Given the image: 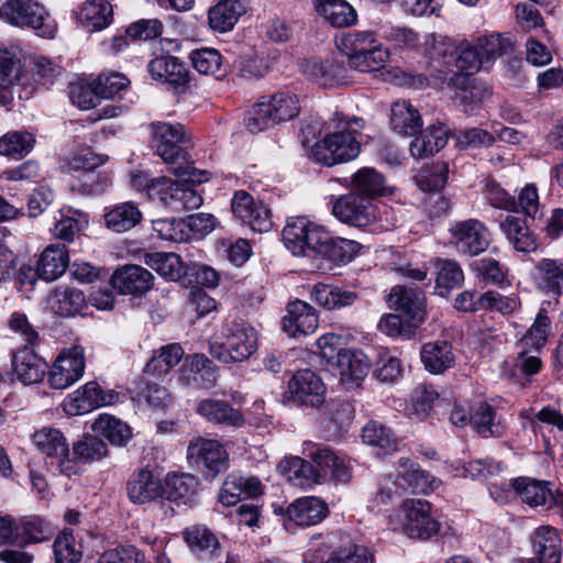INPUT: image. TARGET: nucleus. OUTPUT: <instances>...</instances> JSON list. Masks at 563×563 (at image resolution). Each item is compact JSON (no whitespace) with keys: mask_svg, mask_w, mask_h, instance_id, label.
Listing matches in <instances>:
<instances>
[{"mask_svg":"<svg viewBox=\"0 0 563 563\" xmlns=\"http://www.w3.org/2000/svg\"><path fill=\"white\" fill-rule=\"evenodd\" d=\"M285 246L297 256L313 252L336 264L351 262L358 252V243L333 238L323 227L303 217L291 218L283 230Z\"/></svg>","mask_w":563,"mask_h":563,"instance_id":"nucleus-1","label":"nucleus"},{"mask_svg":"<svg viewBox=\"0 0 563 563\" xmlns=\"http://www.w3.org/2000/svg\"><path fill=\"white\" fill-rule=\"evenodd\" d=\"M172 173L179 179L166 176L153 178L150 187V199L173 211L198 209L203 199L189 184H202L208 180V173L192 165L175 166Z\"/></svg>","mask_w":563,"mask_h":563,"instance_id":"nucleus-2","label":"nucleus"},{"mask_svg":"<svg viewBox=\"0 0 563 563\" xmlns=\"http://www.w3.org/2000/svg\"><path fill=\"white\" fill-rule=\"evenodd\" d=\"M361 129L362 122L358 118L351 120L338 119L334 130L311 147V157L329 167L355 159L361 151L356 137Z\"/></svg>","mask_w":563,"mask_h":563,"instance_id":"nucleus-3","label":"nucleus"},{"mask_svg":"<svg viewBox=\"0 0 563 563\" xmlns=\"http://www.w3.org/2000/svg\"><path fill=\"white\" fill-rule=\"evenodd\" d=\"M336 47L346 56L350 68L361 73L382 69L389 57V52L369 31L343 34L336 41Z\"/></svg>","mask_w":563,"mask_h":563,"instance_id":"nucleus-4","label":"nucleus"},{"mask_svg":"<svg viewBox=\"0 0 563 563\" xmlns=\"http://www.w3.org/2000/svg\"><path fill=\"white\" fill-rule=\"evenodd\" d=\"M257 349L256 330L244 322L227 324L220 333L209 340L213 358L230 364L247 360Z\"/></svg>","mask_w":563,"mask_h":563,"instance_id":"nucleus-5","label":"nucleus"},{"mask_svg":"<svg viewBox=\"0 0 563 563\" xmlns=\"http://www.w3.org/2000/svg\"><path fill=\"white\" fill-rule=\"evenodd\" d=\"M396 476H387L380 483L378 498L387 504L406 492L427 494L439 487L440 481L407 457H401L397 464Z\"/></svg>","mask_w":563,"mask_h":563,"instance_id":"nucleus-6","label":"nucleus"},{"mask_svg":"<svg viewBox=\"0 0 563 563\" xmlns=\"http://www.w3.org/2000/svg\"><path fill=\"white\" fill-rule=\"evenodd\" d=\"M155 153L167 165H192L188 148L190 136L180 123L154 121L148 124Z\"/></svg>","mask_w":563,"mask_h":563,"instance_id":"nucleus-7","label":"nucleus"},{"mask_svg":"<svg viewBox=\"0 0 563 563\" xmlns=\"http://www.w3.org/2000/svg\"><path fill=\"white\" fill-rule=\"evenodd\" d=\"M389 527L411 539L426 540L439 531L431 516V505L422 499H407L388 517Z\"/></svg>","mask_w":563,"mask_h":563,"instance_id":"nucleus-8","label":"nucleus"},{"mask_svg":"<svg viewBox=\"0 0 563 563\" xmlns=\"http://www.w3.org/2000/svg\"><path fill=\"white\" fill-rule=\"evenodd\" d=\"M186 459L207 479L216 478L228 467L229 454L220 441L203 437L189 440Z\"/></svg>","mask_w":563,"mask_h":563,"instance_id":"nucleus-9","label":"nucleus"},{"mask_svg":"<svg viewBox=\"0 0 563 563\" xmlns=\"http://www.w3.org/2000/svg\"><path fill=\"white\" fill-rule=\"evenodd\" d=\"M122 395L115 389H102L95 382H88L69 394L63 401L62 407L68 416H80L92 410L119 404Z\"/></svg>","mask_w":563,"mask_h":563,"instance_id":"nucleus-10","label":"nucleus"},{"mask_svg":"<svg viewBox=\"0 0 563 563\" xmlns=\"http://www.w3.org/2000/svg\"><path fill=\"white\" fill-rule=\"evenodd\" d=\"M32 443L46 457V462L56 465L66 476L77 473L76 463L69 456V446L64 433L53 427H43L32 435Z\"/></svg>","mask_w":563,"mask_h":563,"instance_id":"nucleus-11","label":"nucleus"},{"mask_svg":"<svg viewBox=\"0 0 563 563\" xmlns=\"http://www.w3.org/2000/svg\"><path fill=\"white\" fill-rule=\"evenodd\" d=\"M449 231L451 243L462 255L476 256L489 246V231L483 222L476 219L456 221Z\"/></svg>","mask_w":563,"mask_h":563,"instance_id":"nucleus-12","label":"nucleus"},{"mask_svg":"<svg viewBox=\"0 0 563 563\" xmlns=\"http://www.w3.org/2000/svg\"><path fill=\"white\" fill-rule=\"evenodd\" d=\"M231 209L238 220L255 232H268L273 227L271 210L262 201H255L246 191L234 194Z\"/></svg>","mask_w":563,"mask_h":563,"instance_id":"nucleus-13","label":"nucleus"},{"mask_svg":"<svg viewBox=\"0 0 563 563\" xmlns=\"http://www.w3.org/2000/svg\"><path fill=\"white\" fill-rule=\"evenodd\" d=\"M84 372V351L79 346H74L56 358L49 372L48 383L55 389H64L79 380Z\"/></svg>","mask_w":563,"mask_h":563,"instance_id":"nucleus-14","label":"nucleus"},{"mask_svg":"<svg viewBox=\"0 0 563 563\" xmlns=\"http://www.w3.org/2000/svg\"><path fill=\"white\" fill-rule=\"evenodd\" d=\"M332 212L341 222L357 228L367 227L376 219L373 202L352 191L334 201Z\"/></svg>","mask_w":563,"mask_h":563,"instance_id":"nucleus-15","label":"nucleus"},{"mask_svg":"<svg viewBox=\"0 0 563 563\" xmlns=\"http://www.w3.org/2000/svg\"><path fill=\"white\" fill-rule=\"evenodd\" d=\"M68 263L69 256L67 249L64 245H48L41 254L36 272H33L31 267H21L20 279L22 283L29 279L31 283L32 278L37 275L45 282H53L64 274Z\"/></svg>","mask_w":563,"mask_h":563,"instance_id":"nucleus-16","label":"nucleus"},{"mask_svg":"<svg viewBox=\"0 0 563 563\" xmlns=\"http://www.w3.org/2000/svg\"><path fill=\"white\" fill-rule=\"evenodd\" d=\"M288 391L294 401L302 406L319 407L324 401L325 387L321 378L310 369L294 374L288 383Z\"/></svg>","mask_w":563,"mask_h":563,"instance_id":"nucleus-17","label":"nucleus"},{"mask_svg":"<svg viewBox=\"0 0 563 563\" xmlns=\"http://www.w3.org/2000/svg\"><path fill=\"white\" fill-rule=\"evenodd\" d=\"M147 71L152 79L170 85L181 91L189 84V70L184 62L172 55H161L151 59Z\"/></svg>","mask_w":563,"mask_h":563,"instance_id":"nucleus-18","label":"nucleus"},{"mask_svg":"<svg viewBox=\"0 0 563 563\" xmlns=\"http://www.w3.org/2000/svg\"><path fill=\"white\" fill-rule=\"evenodd\" d=\"M283 330L290 338L313 333L318 328V316L312 306L302 300H294L287 305L286 314L282 319Z\"/></svg>","mask_w":563,"mask_h":563,"instance_id":"nucleus-19","label":"nucleus"},{"mask_svg":"<svg viewBox=\"0 0 563 563\" xmlns=\"http://www.w3.org/2000/svg\"><path fill=\"white\" fill-rule=\"evenodd\" d=\"M126 495L134 505H144L163 496V483L151 470H135L126 482Z\"/></svg>","mask_w":563,"mask_h":563,"instance_id":"nucleus-20","label":"nucleus"},{"mask_svg":"<svg viewBox=\"0 0 563 563\" xmlns=\"http://www.w3.org/2000/svg\"><path fill=\"white\" fill-rule=\"evenodd\" d=\"M154 282L151 272L140 265H124L114 271L111 285L123 295L139 296L148 291Z\"/></svg>","mask_w":563,"mask_h":563,"instance_id":"nucleus-21","label":"nucleus"},{"mask_svg":"<svg viewBox=\"0 0 563 563\" xmlns=\"http://www.w3.org/2000/svg\"><path fill=\"white\" fill-rule=\"evenodd\" d=\"M310 459L317 465L320 473V482L329 476L336 483H346L352 477V466L350 461L340 456L329 448H316L309 453Z\"/></svg>","mask_w":563,"mask_h":563,"instance_id":"nucleus-22","label":"nucleus"},{"mask_svg":"<svg viewBox=\"0 0 563 563\" xmlns=\"http://www.w3.org/2000/svg\"><path fill=\"white\" fill-rule=\"evenodd\" d=\"M388 306L402 312L413 324H421L426 317L424 298L415 289L406 286H395L388 295Z\"/></svg>","mask_w":563,"mask_h":563,"instance_id":"nucleus-23","label":"nucleus"},{"mask_svg":"<svg viewBox=\"0 0 563 563\" xmlns=\"http://www.w3.org/2000/svg\"><path fill=\"white\" fill-rule=\"evenodd\" d=\"M332 369L336 371L342 385L353 388L357 387L367 376L369 363L363 352L347 350L340 355Z\"/></svg>","mask_w":563,"mask_h":563,"instance_id":"nucleus-24","label":"nucleus"},{"mask_svg":"<svg viewBox=\"0 0 563 563\" xmlns=\"http://www.w3.org/2000/svg\"><path fill=\"white\" fill-rule=\"evenodd\" d=\"M530 542L538 563H560L562 540L559 531L551 526H541L533 530Z\"/></svg>","mask_w":563,"mask_h":563,"instance_id":"nucleus-25","label":"nucleus"},{"mask_svg":"<svg viewBox=\"0 0 563 563\" xmlns=\"http://www.w3.org/2000/svg\"><path fill=\"white\" fill-rule=\"evenodd\" d=\"M197 413L208 422L223 427L240 428L245 419L239 409L233 408L229 402L207 398L197 405Z\"/></svg>","mask_w":563,"mask_h":563,"instance_id":"nucleus-26","label":"nucleus"},{"mask_svg":"<svg viewBox=\"0 0 563 563\" xmlns=\"http://www.w3.org/2000/svg\"><path fill=\"white\" fill-rule=\"evenodd\" d=\"M262 484L256 477L232 473L225 478L218 499L229 507L236 505L242 497H256L262 494Z\"/></svg>","mask_w":563,"mask_h":563,"instance_id":"nucleus-27","label":"nucleus"},{"mask_svg":"<svg viewBox=\"0 0 563 563\" xmlns=\"http://www.w3.org/2000/svg\"><path fill=\"white\" fill-rule=\"evenodd\" d=\"M19 22L12 25L30 27L42 37H53L55 24L45 8L35 0H23L19 8Z\"/></svg>","mask_w":563,"mask_h":563,"instance_id":"nucleus-28","label":"nucleus"},{"mask_svg":"<svg viewBox=\"0 0 563 563\" xmlns=\"http://www.w3.org/2000/svg\"><path fill=\"white\" fill-rule=\"evenodd\" d=\"M351 190L363 199L372 201L378 197L389 195L391 187L382 173L372 167H363L352 176Z\"/></svg>","mask_w":563,"mask_h":563,"instance_id":"nucleus-29","label":"nucleus"},{"mask_svg":"<svg viewBox=\"0 0 563 563\" xmlns=\"http://www.w3.org/2000/svg\"><path fill=\"white\" fill-rule=\"evenodd\" d=\"M327 504L318 497L309 496L295 500L287 508V518L297 526L318 525L328 516Z\"/></svg>","mask_w":563,"mask_h":563,"instance_id":"nucleus-30","label":"nucleus"},{"mask_svg":"<svg viewBox=\"0 0 563 563\" xmlns=\"http://www.w3.org/2000/svg\"><path fill=\"white\" fill-rule=\"evenodd\" d=\"M511 486L520 495L522 501L531 507H552L562 501V496L554 495L552 489L544 482L530 478H517L512 481Z\"/></svg>","mask_w":563,"mask_h":563,"instance_id":"nucleus-31","label":"nucleus"},{"mask_svg":"<svg viewBox=\"0 0 563 563\" xmlns=\"http://www.w3.org/2000/svg\"><path fill=\"white\" fill-rule=\"evenodd\" d=\"M362 441L379 455H389L399 450L400 440L391 428L378 421H369L362 429Z\"/></svg>","mask_w":563,"mask_h":563,"instance_id":"nucleus-32","label":"nucleus"},{"mask_svg":"<svg viewBox=\"0 0 563 563\" xmlns=\"http://www.w3.org/2000/svg\"><path fill=\"white\" fill-rule=\"evenodd\" d=\"M12 366L18 379L23 384L38 383L46 371V363L27 346L13 354Z\"/></svg>","mask_w":563,"mask_h":563,"instance_id":"nucleus-33","label":"nucleus"},{"mask_svg":"<svg viewBox=\"0 0 563 563\" xmlns=\"http://www.w3.org/2000/svg\"><path fill=\"white\" fill-rule=\"evenodd\" d=\"M310 298L328 310L341 309L354 305L358 300L355 291L323 283L316 284Z\"/></svg>","mask_w":563,"mask_h":563,"instance_id":"nucleus-34","label":"nucleus"},{"mask_svg":"<svg viewBox=\"0 0 563 563\" xmlns=\"http://www.w3.org/2000/svg\"><path fill=\"white\" fill-rule=\"evenodd\" d=\"M420 357L424 368L431 374L444 373L453 366L455 361L452 345L448 341H434L423 344Z\"/></svg>","mask_w":563,"mask_h":563,"instance_id":"nucleus-35","label":"nucleus"},{"mask_svg":"<svg viewBox=\"0 0 563 563\" xmlns=\"http://www.w3.org/2000/svg\"><path fill=\"white\" fill-rule=\"evenodd\" d=\"M499 228L509 243L519 252H532L537 241L526 221L517 216L508 214L500 221Z\"/></svg>","mask_w":563,"mask_h":563,"instance_id":"nucleus-36","label":"nucleus"},{"mask_svg":"<svg viewBox=\"0 0 563 563\" xmlns=\"http://www.w3.org/2000/svg\"><path fill=\"white\" fill-rule=\"evenodd\" d=\"M314 7L320 16L334 27H347L356 22L355 9L345 0H316Z\"/></svg>","mask_w":563,"mask_h":563,"instance_id":"nucleus-37","label":"nucleus"},{"mask_svg":"<svg viewBox=\"0 0 563 563\" xmlns=\"http://www.w3.org/2000/svg\"><path fill=\"white\" fill-rule=\"evenodd\" d=\"M448 139L449 131L444 125L432 124L411 142V155L417 158L433 155L446 145Z\"/></svg>","mask_w":563,"mask_h":563,"instance_id":"nucleus-38","label":"nucleus"},{"mask_svg":"<svg viewBox=\"0 0 563 563\" xmlns=\"http://www.w3.org/2000/svg\"><path fill=\"white\" fill-rule=\"evenodd\" d=\"M244 13V5L239 0H221L209 9V26L217 32L225 33L233 29Z\"/></svg>","mask_w":563,"mask_h":563,"instance_id":"nucleus-39","label":"nucleus"},{"mask_svg":"<svg viewBox=\"0 0 563 563\" xmlns=\"http://www.w3.org/2000/svg\"><path fill=\"white\" fill-rule=\"evenodd\" d=\"M278 470L289 483L296 486L320 483V473L317 468L299 456L286 457L279 463Z\"/></svg>","mask_w":563,"mask_h":563,"instance_id":"nucleus-40","label":"nucleus"},{"mask_svg":"<svg viewBox=\"0 0 563 563\" xmlns=\"http://www.w3.org/2000/svg\"><path fill=\"white\" fill-rule=\"evenodd\" d=\"M47 305L54 313L69 317L81 311L85 296L78 289L60 286L49 292Z\"/></svg>","mask_w":563,"mask_h":563,"instance_id":"nucleus-41","label":"nucleus"},{"mask_svg":"<svg viewBox=\"0 0 563 563\" xmlns=\"http://www.w3.org/2000/svg\"><path fill=\"white\" fill-rule=\"evenodd\" d=\"M185 540L191 551L202 560L218 556L220 543L214 534L205 526H194L184 532Z\"/></svg>","mask_w":563,"mask_h":563,"instance_id":"nucleus-42","label":"nucleus"},{"mask_svg":"<svg viewBox=\"0 0 563 563\" xmlns=\"http://www.w3.org/2000/svg\"><path fill=\"white\" fill-rule=\"evenodd\" d=\"M470 424L483 438L501 437L506 426L501 420H495V411L487 402L481 401L471 408Z\"/></svg>","mask_w":563,"mask_h":563,"instance_id":"nucleus-43","label":"nucleus"},{"mask_svg":"<svg viewBox=\"0 0 563 563\" xmlns=\"http://www.w3.org/2000/svg\"><path fill=\"white\" fill-rule=\"evenodd\" d=\"M390 123L396 132L404 135H415L422 128L419 111L406 100L393 103Z\"/></svg>","mask_w":563,"mask_h":563,"instance_id":"nucleus-44","label":"nucleus"},{"mask_svg":"<svg viewBox=\"0 0 563 563\" xmlns=\"http://www.w3.org/2000/svg\"><path fill=\"white\" fill-rule=\"evenodd\" d=\"M21 63L8 51H0V103L9 104L13 99L12 88L20 79Z\"/></svg>","mask_w":563,"mask_h":563,"instance_id":"nucleus-45","label":"nucleus"},{"mask_svg":"<svg viewBox=\"0 0 563 563\" xmlns=\"http://www.w3.org/2000/svg\"><path fill=\"white\" fill-rule=\"evenodd\" d=\"M476 43L485 64L490 65L498 57L512 53L516 40L511 33H493L478 37Z\"/></svg>","mask_w":563,"mask_h":563,"instance_id":"nucleus-46","label":"nucleus"},{"mask_svg":"<svg viewBox=\"0 0 563 563\" xmlns=\"http://www.w3.org/2000/svg\"><path fill=\"white\" fill-rule=\"evenodd\" d=\"M144 263L162 277L178 280L186 274V266L179 255L175 253H147Z\"/></svg>","mask_w":563,"mask_h":563,"instance_id":"nucleus-47","label":"nucleus"},{"mask_svg":"<svg viewBox=\"0 0 563 563\" xmlns=\"http://www.w3.org/2000/svg\"><path fill=\"white\" fill-rule=\"evenodd\" d=\"M199 486L198 478L188 473H168L163 483V496L168 500L189 499Z\"/></svg>","mask_w":563,"mask_h":563,"instance_id":"nucleus-48","label":"nucleus"},{"mask_svg":"<svg viewBox=\"0 0 563 563\" xmlns=\"http://www.w3.org/2000/svg\"><path fill=\"white\" fill-rule=\"evenodd\" d=\"M536 279L539 286L555 296H563V263L543 258L536 265Z\"/></svg>","mask_w":563,"mask_h":563,"instance_id":"nucleus-49","label":"nucleus"},{"mask_svg":"<svg viewBox=\"0 0 563 563\" xmlns=\"http://www.w3.org/2000/svg\"><path fill=\"white\" fill-rule=\"evenodd\" d=\"M190 60L194 68L206 76H213L218 79L225 76L227 67L223 65V57L214 48H200L191 52Z\"/></svg>","mask_w":563,"mask_h":563,"instance_id":"nucleus-50","label":"nucleus"},{"mask_svg":"<svg viewBox=\"0 0 563 563\" xmlns=\"http://www.w3.org/2000/svg\"><path fill=\"white\" fill-rule=\"evenodd\" d=\"M184 356L183 347L177 343L163 346L146 364L145 372L153 376H164L176 366Z\"/></svg>","mask_w":563,"mask_h":563,"instance_id":"nucleus-51","label":"nucleus"},{"mask_svg":"<svg viewBox=\"0 0 563 563\" xmlns=\"http://www.w3.org/2000/svg\"><path fill=\"white\" fill-rule=\"evenodd\" d=\"M92 430L115 445L125 444L132 435L131 429L126 423L107 413L98 417L92 424Z\"/></svg>","mask_w":563,"mask_h":563,"instance_id":"nucleus-52","label":"nucleus"},{"mask_svg":"<svg viewBox=\"0 0 563 563\" xmlns=\"http://www.w3.org/2000/svg\"><path fill=\"white\" fill-rule=\"evenodd\" d=\"M139 208L132 202H124L115 206L106 213L104 220L107 227L114 232H125L139 223L141 220Z\"/></svg>","mask_w":563,"mask_h":563,"instance_id":"nucleus-53","label":"nucleus"},{"mask_svg":"<svg viewBox=\"0 0 563 563\" xmlns=\"http://www.w3.org/2000/svg\"><path fill=\"white\" fill-rule=\"evenodd\" d=\"M79 20L91 27H106L112 18V7L107 0H87L78 13Z\"/></svg>","mask_w":563,"mask_h":563,"instance_id":"nucleus-54","label":"nucleus"},{"mask_svg":"<svg viewBox=\"0 0 563 563\" xmlns=\"http://www.w3.org/2000/svg\"><path fill=\"white\" fill-rule=\"evenodd\" d=\"M35 139L27 132H9L0 139V155L21 157L31 152Z\"/></svg>","mask_w":563,"mask_h":563,"instance_id":"nucleus-55","label":"nucleus"},{"mask_svg":"<svg viewBox=\"0 0 563 563\" xmlns=\"http://www.w3.org/2000/svg\"><path fill=\"white\" fill-rule=\"evenodd\" d=\"M107 444L99 438L86 435L73 445L74 462L91 463L107 455Z\"/></svg>","mask_w":563,"mask_h":563,"instance_id":"nucleus-56","label":"nucleus"},{"mask_svg":"<svg viewBox=\"0 0 563 563\" xmlns=\"http://www.w3.org/2000/svg\"><path fill=\"white\" fill-rule=\"evenodd\" d=\"M266 103L277 123L295 118L300 110L297 96L288 91L275 93Z\"/></svg>","mask_w":563,"mask_h":563,"instance_id":"nucleus-57","label":"nucleus"},{"mask_svg":"<svg viewBox=\"0 0 563 563\" xmlns=\"http://www.w3.org/2000/svg\"><path fill=\"white\" fill-rule=\"evenodd\" d=\"M551 332V322L547 316L545 309H540L533 324L521 339L520 344L523 349H532L539 351L547 342L548 336Z\"/></svg>","mask_w":563,"mask_h":563,"instance_id":"nucleus-58","label":"nucleus"},{"mask_svg":"<svg viewBox=\"0 0 563 563\" xmlns=\"http://www.w3.org/2000/svg\"><path fill=\"white\" fill-rule=\"evenodd\" d=\"M153 230L162 240L180 243L189 240V230L186 220L158 219L153 221Z\"/></svg>","mask_w":563,"mask_h":563,"instance_id":"nucleus-59","label":"nucleus"},{"mask_svg":"<svg viewBox=\"0 0 563 563\" xmlns=\"http://www.w3.org/2000/svg\"><path fill=\"white\" fill-rule=\"evenodd\" d=\"M437 264L440 265V271L437 277V288L441 296H444V291L460 286L464 280V274L456 261L452 260H437Z\"/></svg>","mask_w":563,"mask_h":563,"instance_id":"nucleus-60","label":"nucleus"},{"mask_svg":"<svg viewBox=\"0 0 563 563\" xmlns=\"http://www.w3.org/2000/svg\"><path fill=\"white\" fill-rule=\"evenodd\" d=\"M418 327L419 324H413L411 320L404 322L395 313L384 314L378 322L379 331L390 338L410 339Z\"/></svg>","mask_w":563,"mask_h":563,"instance_id":"nucleus-61","label":"nucleus"},{"mask_svg":"<svg viewBox=\"0 0 563 563\" xmlns=\"http://www.w3.org/2000/svg\"><path fill=\"white\" fill-rule=\"evenodd\" d=\"M324 563H374V556L368 548L351 543L332 552Z\"/></svg>","mask_w":563,"mask_h":563,"instance_id":"nucleus-62","label":"nucleus"},{"mask_svg":"<svg viewBox=\"0 0 563 563\" xmlns=\"http://www.w3.org/2000/svg\"><path fill=\"white\" fill-rule=\"evenodd\" d=\"M245 123L251 133H260L277 124L264 98L249 111Z\"/></svg>","mask_w":563,"mask_h":563,"instance_id":"nucleus-63","label":"nucleus"},{"mask_svg":"<svg viewBox=\"0 0 563 563\" xmlns=\"http://www.w3.org/2000/svg\"><path fill=\"white\" fill-rule=\"evenodd\" d=\"M55 563H78L81 552L76 549L75 538L71 533L63 532L54 541Z\"/></svg>","mask_w":563,"mask_h":563,"instance_id":"nucleus-64","label":"nucleus"}]
</instances>
